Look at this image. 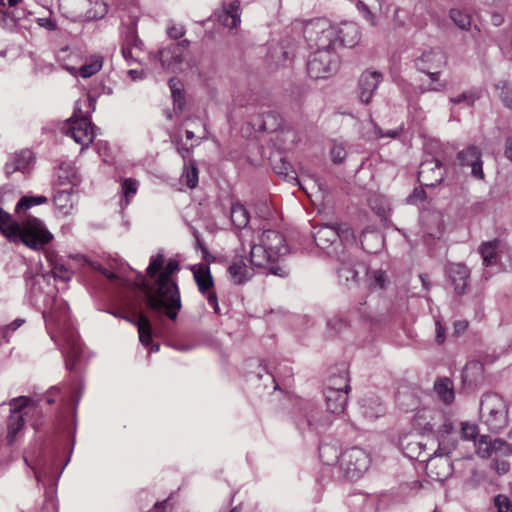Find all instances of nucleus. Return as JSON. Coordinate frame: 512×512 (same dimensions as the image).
Returning <instances> with one entry per match:
<instances>
[{
	"instance_id": "obj_42",
	"label": "nucleus",
	"mask_w": 512,
	"mask_h": 512,
	"mask_svg": "<svg viewBox=\"0 0 512 512\" xmlns=\"http://www.w3.org/2000/svg\"><path fill=\"white\" fill-rule=\"evenodd\" d=\"M274 171L286 181H295L297 184H300L296 172L293 170L291 164L284 158L280 159L279 164L274 165Z\"/></svg>"
},
{
	"instance_id": "obj_1",
	"label": "nucleus",
	"mask_w": 512,
	"mask_h": 512,
	"mask_svg": "<svg viewBox=\"0 0 512 512\" xmlns=\"http://www.w3.org/2000/svg\"><path fill=\"white\" fill-rule=\"evenodd\" d=\"M178 269L179 262L175 259H169L166 265L163 266V271L158 275L156 294L148 293L145 298L146 305L150 310L162 313L165 308L166 315L171 320L177 318L178 311L182 306L178 286L170 278Z\"/></svg>"
},
{
	"instance_id": "obj_32",
	"label": "nucleus",
	"mask_w": 512,
	"mask_h": 512,
	"mask_svg": "<svg viewBox=\"0 0 512 512\" xmlns=\"http://www.w3.org/2000/svg\"><path fill=\"white\" fill-rule=\"evenodd\" d=\"M360 244L367 253H376L382 246V237L377 231L365 228L360 236Z\"/></svg>"
},
{
	"instance_id": "obj_19",
	"label": "nucleus",
	"mask_w": 512,
	"mask_h": 512,
	"mask_svg": "<svg viewBox=\"0 0 512 512\" xmlns=\"http://www.w3.org/2000/svg\"><path fill=\"white\" fill-rule=\"evenodd\" d=\"M259 241L277 261L289 251L285 236L276 230H264Z\"/></svg>"
},
{
	"instance_id": "obj_36",
	"label": "nucleus",
	"mask_w": 512,
	"mask_h": 512,
	"mask_svg": "<svg viewBox=\"0 0 512 512\" xmlns=\"http://www.w3.org/2000/svg\"><path fill=\"white\" fill-rule=\"evenodd\" d=\"M72 193V188H70L69 190H59L55 193L53 197L55 207L63 215H68L70 211L73 209L74 201L72 199Z\"/></svg>"
},
{
	"instance_id": "obj_29",
	"label": "nucleus",
	"mask_w": 512,
	"mask_h": 512,
	"mask_svg": "<svg viewBox=\"0 0 512 512\" xmlns=\"http://www.w3.org/2000/svg\"><path fill=\"white\" fill-rule=\"evenodd\" d=\"M362 414L365 418L373 420L383 416L386 412L385 406L377 396H368L361 401Z\"/></svg>"
},
{
	"instance_id": "obj_58",
	"label": "nucleus",
	"mask_w": 512,
	"mask_h": 512,
	"mask_svg": "<svg viewBox=\"0 0 512 512\" xmlns=\"http://www.w3.org/2000/svg\"><path fill=\"white\" fill-rule=\"evenodd\" d=\"M52 273L55 279H60L62 281H69L72 277V272L63 265H56L53 268Z\"/></svg>"
},
{
	"instance_id": "obj_59",
	"label": "nucleus",
	"mask_w": 512,
	"mask_h": 512,
	"mask_svg": "<svg viewBox=\"0 0 512 512\" xmlns=\"http://www.w3.org/2000/svg\"><path fill=\"white\" fill-rule=\"evenodd\" d=\"M45 280V275H36L27 280V286H30V290L33 294L40 291V284Z\"/></svg>"
},
{
	"instance_id": "obj_37",
	"label": "nucleus",
	"mask_w": 512,
	"mask_h": 512,
	"mask_svg": "<svg viewBox=\"0 0 512 512\" xmlns=\"http://www.w3.org/2000/svg\"><path fill=\"white\" fill-rule=\"evenodd\" d=\"M44 318L47 324H55L58 328L66 327L69 320L66 304L60 303L58 308L51 310L48 315L44 313Z\"/></svg>"
},
{
	"instance_id": "obj_40",
	"label": "nucleus",
	"mask_w": 512,
	"mask_h": 512,
	"mask_svg": "<svg viewBox=\"0 0 512 512\" xmlns=\"http://www.w3.org/2000/svg\"><path fill=\"white\" fill-rule=\"evenodd\" d=\"M181 181L185 183L187 187L193 189L198 184V169L194 160H189L184 163L183 173Z\"/></svg>"
},
{
	"instance_id": "obj_2",
	"label": "nucleus",
	"mask_w": 512,
	"mask_h": 512,
	"mask_svg": "<svg viewBox=\"0 0 512 512\" xmlns=\"http://www.w3.org/2000/svg\"><path fill=\"white\" fill-rule=\"evenodd\" d=\"M315 244L329 257L334 258L347 249L356 247V236L346 223L322 224L313 234Z\"/></svg>"
},
{
	"instance_id": "obj_57",
	"label": "nucleus",
	"mask_w": 512,
	"mask_h": 512,
	"mask_svg": "<svg viewBox=\"0 0 512 512\" xmlns=\"http://www.w3.org/2000/svg\"><path fill=\"white\" fill-rule=\"evenodd\" d=\"M358 10L363 14V17L366 21H368L372 26L376 25V17L369 9V7L361 0H359L356 4Z\"/></svg>"
},
{
	"instance_id": "obj_3",
	"label": "nucleus",
	"mask_w": 512,
	"mask_h": 512,
	"mask_svg": "<svg viewBox=\"0 0 512 512\" xmlns=\"http://www.w3.org/2000/svg\"><path fill=\"white\" fill-rule=\"evenodd\" d=\"M437 437L438 448L455 446L458 437L463 441L473 442L475 446L486 445V448H495L492 446V439L488 435H480L478 425L469 421L461 422L460 431H457L452 421L446 419L439 427Z\"/></svg>"
},
{
	"instance_id": "obj_47",
	"label": "nucleus",
	"mask_w": 512,
	"mask_h": 512,
	"mask_svg": "<svg viewBox=\"0 0 512 512\" xmlns=\"http://www.w3.org/2000/svg\"><path fill=\"white\" fill-rule=\"evenodd\" d=\"M24 319H15L12 323L0 327V346L10 341V337L14 331L24 324Z\"/></svg>"
},
{
	"instance_id": "obj_23",
	"label": "nucleus",
	"mask_w": 512,
	"mask_h": 512,
	"mask_svg": "<svg viewBox=\"0 0 512 512\" xmlns=\"http://www.w3.org/2000/svg\"><path fill=\"white\" fill-rule=\"evenodd\" d=\"M419 182L426 187H435L443 180L441 164L438 160L434 162H424L420 165L418 171Z\"/></svg>"
},
{
	"instance_id": "obj_62",
	"label": "nucleus",
	"mask_w": 512,
	"mask_h": 512,
	"mask_svg": "<svg viewBox=\"0 0 512 512\" xmlns=\"http://www.w3.org/2000/svg\"><path fill=\"white\" fill-rule=\"evenodd\" d=\"M172 509L173 507L169 503V498H167L161 502H156L149 512H171Z\"/></svg>"
},
{
	"instance_id": "obj_10",
	"label": "nucleus",
	"mask_w": 512,
	"mask_h": 512,
	"mask_svg": "<svg viewBox=\"0 0 512 512\" xmlns=\"http://www.w3.org/2000/svg\"><path fill=\"white\" fill-rule=\"evenodd\" d=\"M332 417L321 412L315 404L306 401L301 404L300 414L296 425L300 431L311 430L317 433L324 432L332 424Z\"/></svg>"
},
{
	"instance_id": "obj_22",
	"label": "nucleus",
	"mask_w": 512,
	"mask_h": 512,
	"mask_svg": "<svg viewBox=\"0 0 512 512\" xmlns=\"http://www.w3.org/2000/svg\"><path fill=\"white\" fill-rule=\"evenodd\" d=\"M447 274L457 295L461 296L468 292L470 288V270L465 264H449L447 267Z\"/></svg>"
},
{
	"instance_id": "obj_8",
	"label": "nucleus",
	"mask_w": 512,
	"mask_h": 512,
	"mask_svg": "<svg viewBox=\"0 0 512 512\" xmlns=\"http://www.w3.org/2000/svg\"><path fill=\"white\" fill-rule=\"evenodd\" d=\"M338 262L337 275L339 282L348 287L358 285L362 276L368 275V267L358 260L351 252V249L345 250L340 255L334 257Z\"/></svg>"
},
{
	"instance_id": "obj_51",
	"label": "nucleus",
	"mask_w": 512,
	"mask_h": 512,
	"mask_svg": "<svg viewBox=\"0 0 512 512\" xmlns=\"http://www.w3.org/2000/svg\"><path fill=\"white\" fill-rule=\"evenodd\" d=\"M165 257L163 253H157L152 256L150 263L146 269V273L149 277H155L157 273L163 268Z\"/></svg>"
},
{
	"instance_id": "obj_31",
	"label": "nucleus",
	"mask_w": 512,
	"mask_h": 512,
	"mask_svg": "<svg viewBox=\"0 0 512 512\" xmlns=\"http://www.w3.org/2000/svg\"><path fill=\"white\" fill-rule=\"evenodd\" d=\"M31 160L32 152L30 150H22L19 153H15L10 161L5 164V173L10 175L15 171H24L29 166Z\"/></svg>"
},
{
	"instance_id": "obj_6",
	"label": "nucleus",
	"mask_w": 512,
	"mask_h": 512,
	"mask_svg": "<svg viewBox=\"0 0 512 512\" xmlns=\"http://www.w3.org/2000/svg\"><path fill=\"white\" fill-rule=\"evenodd\" d=\"M53 235L45 227L44 223L31 215H26L19 224V236L17 241H21L27 247L33 250L43 249L51 240Z\"/></svg>"
},
{
	"instance_id": "obj_46",
	"label": "nucleus",
	"mask_w": 512,
	"mask_h": 512,
	"mask_svg": "<svg viewBox=\"0 0 512 512\" xmlns=\"http://www.w3.org/2000/svg\"><path fill=\"white\" fill-rule=\"evenodd\" d=\"M450 17L460 29L466 30L471 26V16L459 9H451Z\"/></svg>"
},
{
	"instance_id": "obj_18",
	"label": "nucleus",
	"mask_w": 512,
	"mask_h": 512,
	"mask_svg": "<svg viewBox=\"0 0 512 512\" xmlns=\"http://www.w3.org/2000/svg\"><path fill=\"white\" fill-rule=\"evenodd\" d=\"M457 160L461 166L471 167V175L474 178L478 180H483L485 178L483 172L482 153L475 145H470L459 151L457 154Z\"/></svg>"
},
{
	"instance_id": "obj_30",
	"label": "nucleus",
	"mask_w": 512,
	"mask_h": 512,
	"mask_svg": "<svg viewBox=\"0 0 512 512\" xmlns=\"http://www.w3.org/2000/svg\"><path fill=\"white\" fill-rule=\"evenodd\" d=\"M0 232L12 242H17L19 236V223L12 215L0 207Z\"/></svg>"
},
{
	"instance_id": "obj_24",
	"label": "nucleus",
	"mask_w": 512,
	"mask_h": 512,
	"mask_svg": "<svg viewBox=\"0 0 512 512\" xmlns=\"http://www.w3.org/2000/svg\"><path fill=\"white\" fill-rule=\"evenodd\" d=\"M217 22L227 28H235L240 22V2L234 0L227 5H223L220 10L214 13Z\"/></svg>"
},
{
	"instance_id": "obj_49",
	"label": "nucleus",
	"mask_w": 512,
	"mask_h": 512,
	"mask_svg": "<svg viewBox=\"0 0 512 512\" xmlns=\"http://www.w3.org/2000/svg\"><path fill=\"white\" fill-rule=\"evenodd\" d=\"M48 199L45 196H23L16 205V211L19 209L26 210L31 208L35 205L45 204L47 203Z\"/></svg>"
},
{
	"instance_id": "obj_55",
	"label": "nucleus",
	"mask_w": 512,
	"mask_h": 512,
	"mask_svg": "<svg viewBox=\"0 0 512 512\" xmlns=\"http://www.w3.org/2000/svg\"><path fill=\"white\" fill-rule=\"evenodd\" d=\"M186 30L183 25H179L174 23L173 21H170L167 26V34L172 39H180L184 36Z\"/></svg>"
},
{
	"instance_id": "obj_15",
	"label": "nucleus",
	"mask_w": 512,
	"mask_h": 512,
	"mask_svg": "<svg viewBox=\"0 0 512 512\" xmlns=\"http://www.w3.org/2000/svg\"><path fill=\"white\" fill-rule=\"evenodd\" d=\"M340 380L343 383L342 385H328L324 392L327 411L332 414L342 413L348 401L347 394L350 388L349 379L345 375H342L340 376Z\"/></svg>"
},
{
	"instance_id": "obj_20",
	"label": "nucleus",
	"mask_w": 512,
	"mask_h": 512,
	"mask_svg": "<svg viewBox=\"0 0 512 512\" xmlns=\"http://www.w3.org/2000/svg\"><path fill=\"white\" fill-rule=\"evenodd\" d=\"M447 64L445 53L439 48L424 51L415 59L417 69L424 73L434 69H443Z\"/></svg>"
},
{
	"instance_id": "obj_53",
	"label": "nucleus",
	"mask_w": 512,
	"mask_h": 512,
	"mask_svg": "<svg viewBox=\"0 0 512 512\" xmlns=\"http://www.w3.org/2000/svg\"><path fill=\"white\" fill-rule=\"evenodd\" d=\"M494 505L498 512H512V503L510 499L502 494L494 498Z\"/></svg>"
},
{
	"instance_id": "obj_38",
	"label": "nucleus",
	"mask_w": 512,
	"mask_h": 512,
	"mask_svg": "<svg viewBox=\"0 0 512 512\" xmlns=\"http://www.w3.org/2000/svg\"><path fill=\"white\" fill-rule=\"evenodd\" d=\"M137 315L136 327L138 329L139 340L144 346H149L152 343V327L148 317L142 313H135Z\"/></svg>"
},
{
	"instance_id": "obj_50",
	"label": "nucleus",
	"mask_w": 512,
	"mask_h": 512,
	"mask_svg": "<svg viewBox=\"0 0 512 512\" xmlns=\"http://www.w3.org/2000/svg\"><path fill=\"white\" fill-rule=\"evenodd\" d=\"M496 88L500 90V98L503 104L512 109V85L506 81H499Z\"/></svg>"
},
{
	"instance_id": "obj_26",
	"label": "nucleus",
	"mask_w": 512,
	"mask_h": 512,
	"mask_svg": "<svg viewBox=\"0 0 512 512\" xmlns=\"http://www.w3.org/2000/svg\"><path fill=\"white\" fill-rule=\"evenodd\" d=\"M282 124V118L276 111H267L251 119L254 129L262 132H275Z\"/></svg>"
},
{
	"instance_id": "obj_9",
	"label": "nucleus",
	"mask_w": 512,
	"mask_h": 512,
	"mask_svg": "<svg viewBox=\"0 0 512 512\" xmlns=\"http://www.w3.org/2000/svg\"><path fill=\"white\" fill-rule=\"evenodd\" d=\"M338 56L332 48H317L308 59L307 73L313 79L329 77L338 68Z\"/></svg>"
},
{
	"instance_id": "obj_56",
	"label": "nucleus",
	"mask_w": 512,
	"mask_h": 512,
	"mask_svg": "<svg viewBox=\"0 0 512 512\" xmlns=\"http://www.w3.org/2000/svg\"><path fill=\"white\" fill-rule=\"evenodd\" d=\"M334 163H342L346 158V150L342 144H334L330 151Z\"/></svg>"
},
{
	"instance_id": "obj_25",
	"label": "nucleus",
	"mask_w": 512,
	"mask_h": 512,
	"mask_svg": "<svg viewBox=\"0 0 512 512\" xmlns=\"http://www.w3.org/2000/svg\"><path fill=\"white\" fill-rule=\"evenodd\" d=\"M360 39L359 27L355 22H343L336 26L335 43L345 47H354Z\"/></svg>"
},
{
	"instance_id": "obj_5",
	"label": "nucleus",
	"mask_w": 512,
	"mask_h": 512,
	"mask_svg": "<svg viewBox=\"0 0 512 512\" xmlns=\"http://www.w3.org/2000/svg\"><path fill=\"white\" fill-rule=\"evenodd\" d=\"M328 464L339 463L346 478L356 480L369 468L370 456L367 450H341L340 454L334 453L332 459H325Z\"/></svg>"
},
{
	"instance_id": "obj_14",
	"label": "nucleus",
	"mask_w": 512,
	"mask_h": 512,
	"mask_svg": "<svg viewBox=\"0 0 512 512\" xmlns=\"http://www.w3.org/2000/svg\"><path fill=\"white\" fill-rule=\"evenodd\" d=\"M94 128L87 116L77 117L75 114L69 120L66 135L85 148L92 143L95 137Z\"/></svg>"
},
{
	"instance_id": "obj_41",
	"label": "nucleus",
	"mask_w": 512,
	"mask_h": 512,
	"mask_svg": "<svg viewBox=\"0 0 512 512\" xmlns=\"http://www.w3.org/2000/svg\"><path fill=\"white\" fill-rule=\"evenodd\" d=\"M103 60L101 56H93L89 62L83 64L79 68V75L82 78H89L96 74L102 68Z\"/></svg>"
},
{
	"instance_id": "obj_27",
	"label": "nucleus",
	"mask_w": 512,
	"mask_h": 512,
	"mask_svg": "<svg viewBox=\"0 0 512 512\" xmlns=\"http://www.w3.org/2000/svg\"><path fill=\"white\" fill-rule=\"evenodd\" d=\"M158 57L162 66L171 71L177 70L184 61V56L179 51V47L173 44L161 49L158 52Z\"/></svg>"
},
{
	"instance_id": "obj_60",
	"label": "nucleus",
	"mask_w": 512,
	"mask_h": 512,
	"mask_svg": "<svg viewBox=\"0 0 512 512\" xmlns=\"http://www.w3.org/2000/svg\"><path fill=\"white\" fill-rule=\"evenodd\" d=\"M492 467L496 470L498 474L502 475L506 474L509 471L510 463L506 460L494 459Z\"/></svg>"
},
{
	"instance_id": "obj_63",
	"label": "nucleus",
	"mask_w": 512,
	"mask_h": 512,
	"mask_svg": "<svg viewBox=\"0 0 512 512\" xmlns=\"http://www.w3.org/2000/svg\"><path fill=\"white\" fill-rule=\"evenodd\" d=\"M374 134H375V137L378 139H381L385 136L389 137V138H396L398 136V131L389 130L384 134L382 129L380 127H378L376 124H374Z\"/></svg>"
},
{
	"instance_id": "obj_44",
	"label": "nucleus",
	"mask_w": 512,
	"mask_h": 512,
	"mask_svg": "<svg viewBox=\"0 0 512 512\" xmlns=\"http://www.w3.org/2000/svg\"><path fill=\"white\" fill-rule=\"evenodd\" d=\"M481 96V91L477 88L464 91L463 93L450 98L453 104L464 103L467 106H472Z\"/></svg>"
},
{
	"instance_id": "obj_35",
	"label": "nucleus",
	"mask_w": 512,
	"mask_h": 512,
	"mask_svg": "<svg viewBox=\"0 0 512 512\" xmlns=\"http://www.w3.org/2000/svg\"><path fill=\"white\" fill-rule=\"evenodd\" d=\"M230 219L235 228L244 229L249 223L250 215L243 204L235 202L231 205Z\"/></svg>"
},
{
	"instance_id": "obj_21",
	"label": "nucleus",
	"mask_w": 512,
	"mask_h": 512,
	"mask_svg": "<svg viewBox=\"0 0 512 512\" xmlns=\"http://www.w3.org/2000/svg\"><path fill=\"white\" fill-rule=\"evenodd\" d=\"M382 81V74L376 71H365L358 80V97L364 104H369Z\"/></svg>"
},
{
	"instance_id": "obj_4",
	"label": "nucleus",
	"mask_w": 512,
	"mask_h": 512,
	"mask_svg": "<svg viewBox=\"0 0 512 512\" xmlns=\"http://www.w3.org/2000/svg\"><path fill=\"white\" fill-rule=\"evenodd\" d=\"M480 415L493 432H499L508 425V406L496 393H486L482 396Z\"/></svg>"
},
{
	"instance_id": "obj_64",
	"label": "nucleus",
	"mask_w": 512,
	"mask_h": 512,
	"mask_svg": "<svg viewBox=\"0 0 512 512\" xmlns=\"http://www.w3.org/2000/svg\"><path fill=\"white\" fill-rule=\"evenodd\" d=\"M346 323L342 318L333 317L328 321V327L335 330L336 332H340L343 327H345Z\"/></svg>"
},
{
	"instance_id": "obj_61",
	"label": "nucleus",
	"mask_w": 512,
	"mask_h": 512,
	"mask_svg": "<svg viewBox=\"0 0 512 512\" xmlns=\"http://www.w3.org/2000/svg\"><path fill=\"white\" fill-rule=\"evenodd\" d=\"M108 313L113 315L116 318L123 319L133 325H136V323H137V318H135L119 309H110V310H108Z\"/></svg>"
},
{
	"instance_id": "obj_11",
	"label": "nucleus",
	"mask_w": 512,
	"mask_h": 512,
	"mask_svg": "<svg viewBox=\"0 0 512 512\" xmlns=\"http://www.w3.org/2000/svg\"><path fill=\"white\" fill-rule=\"evenodd\" d=\"M32 399L27 396H19L10 400V415L7 423V444L12 446L23 435L25 419L23 410L26 409Z\"/></svg>"
},
{
	"instance_id": "obj_43",
	"label": "nucleus",
	"mask_w": 512,
	"mask_h": 512,
	"mask_svg": "<svg viewBox=\"0 0 512 512\" xmlns=\"http://www.w3.org/2000/svg\"><path fill=\"white\" fill-rule=\"evenodd\" d=\"M139 183L136 179L127 178L121 184L123 198L121 199V206H127L130 199L137 193Z\"/></svg>"
},
{
	"instance_id": "obj_13",
	"label": "nucleus",
	"mask_w": 512,
	"mask_h": 512,
	"mask_svg": "<svg viewBox=\"0 0 512 512\" xmlns=\"http://www.w3.org/2000/svg\"><path fill=\"white\" fill-rule=\"evenodd\" d=\"M248 260L253 268L267 269L270 274L280 277L289 275V269L285 265L278 264L274 256L260 242L251 246Z\"/></svg>"
},
{
	"instance_id": "obj_28",
	"label": "nucleus",
	"mask_w": 512,
	"mask_h": 512,
	"mask_svg": "<svg viewBox=\"0 0 512 512\" xmlns=\"http://www.w3.org/2000/svg\"><path fill=\"white\" fill-rule=\"evenodd\" d=\"M64 340L66 342V348L64 351L65 365L68 370L72 371L74 369L75 362L81 355V345L73 331H69L67 334H65Z\"/></svg>"
},
{
	"instance_id": "obj_48",
	"label": "nucleus",
	"mask_w": 512,
	"mask_h": 512,
	"mask_svg": "<svg viewBox=\"0 0 512 512\" xmlns=\"http://www.w3.org/2000/svg\"><path fill=\"white\" fill-rule=\"evenodd\" d=\"M58 182L60 185L69 183L72 186H76L80 182V180L72 167H60L58 172Z\"/></svg>"
},
{
	"instance_id": "obj_39",
	"label": "nucleus",
	"mask_w": 512,
	"mask_h": 512,
	"mask_svg": "<svg viewBox=\"0 0 512 512\" xmlns=\"http://www.w3.org/2000/svg\"><path fill=\"white\" fill-rule=\"evenodd\" d=\"M169 87L173 98L174 110L180 113L185 106V95L181 83L176 78H171L169 80Z\"/></svg>"
},
{
	"instance_id": "obj_34",
	"label": "nucleus",
	"mask_w": 512,
	"mask_h": 512,
	"mask_svg": "<svg viewBox=\"0 0 512 512\" xmlns=\"http://www.w3.org/2000/svg\"><path fill=\"white\" fill-rule=\"evenodd\" d=\"M499 247L500 241L497 239L482 243L481 246L479 247V252L483 259V264L486 267L497 264Z\"/></svg>"
},
{
	"instance_id": "obj_45",
	"label": "nucleus",
	"mask_w": 512,
	"mask_h": 512,
	"mask_svg": "<svg viewBox=\"0 0 512 512\" xmlns=\"http://www.w3.org/2000/svg\"><path fill=\"white\" fill-rule=\"evenodd\" d=\"M108 13V6L102 0H96L91 4V7L86 11L85 17L87 20L102 19Z\"/></svg>"
},
{
	"instance_id": "obj_7",
	"label": "nucleus",
	"mask_w": 512,
	"mask_h": 512,
	"mask_svg": "<svg viewBox=\"0 0 512 512\" xmlns=\"http://www.w3.org/2000/svg\"><path fill=\"white\" fill-rule=\"evenodd\" d=\"M336 26L326 18H315L304 23L303 35L308 44L317 48H332L335 45Z\"/></svg>"
},
{
	"instance_id": "obj_54",
	"label": "nucleus",
	"mask_w": 512,
	"mask_h": 512,
	"mask_svg": "<svg viewBox=\"0 0 512 512\" xmlns=\"http://www.w3.org/2000/svg\"><path fill=\"white\" fill-rule=\"evenodd\" d=\"M371 282H370V286H373V287H379V288H383L384 285H385V274L383 271L381 270H374V271H371L369 272L368 271V275H367Z\"/></svg>"
},
{
	"instance_id": "obj_12",
	"label": "nucleus",
	"mask_w": 512,
	"mask_h": 512,
	"mask_svg": "<svg viewBox=\"0 0 512 512\" xmlns=\"http://www.w3.org/2000/svg\"><path fill=\"white\" fill-rule=\"evenodd\" d=\"M194 281L199 292L206 297L208 304L213 308L214 313L220 314L217 294L214 290V279L209 265L197 264L191 267Z\"/></svg>"
},
{
	"instance_id": "obj_17",
	"label": "nucleus",
	"mask_w": 512,
	"mask_h": 512,
	"mask_svg": "<svg viewBox=\"0 0 512 512\" xmlns=\"http://www.w3.org/2000/svg\"><path fill=\"white\" fill-rule=\"evenodd\" d=\"M231 282L235 285H242L252 279L254 268L244 255H235L227 268Z\"/></svg>"
},
{
	"instance_id": "obj_16",
	"label": "nucleus",
	"mask_w": 512,
	"mask_h": 512,
	"mask_svg": "<svg viewBox=\"0 0 512 512\" xmlns=\"http://www.w3.org/2000/svg\"><path fill=\"white\" fill-rule=\"evenodd\" d=\"M426 470L430 477L443 480L452 473L450 453L445 450H435L434 454L426 460Z\"/></svg>"
},
{
	"instance_id": "obj_52",
	"label": "nucleus",
	"mask_w": 512,
	"mask_h": 512,
	"mask_svg": "<svg viewBox=\"0 0 512 512\" xmlns=\"http://www.w3.org/2000/svg\"><path fill=\"white\" fill-rule=\"evenodd\" d=\"M441 70L442 69H434L430 72H424L431 80V86L428 89L429 91H442L446 88L447 83L439 80Z\"/></svg>"
},
{
	"instance_id": "obj_33",
	"label": "nucleus",
	"mask_w": 512,
	"mask_h": 512,
	"mask_svg": "<svg viewBox=\"0 0 512 512\" xmlns=\"http://www.w3.org/2000/svg\"><path fill=\"white\" fill-rule=\"evenodd\" d=\"M433 388L439 399L444 404L449 405L454 401L455 393L453 388V382L449 378H438L434 382Z\"/></svg>"
}]
</instances>
